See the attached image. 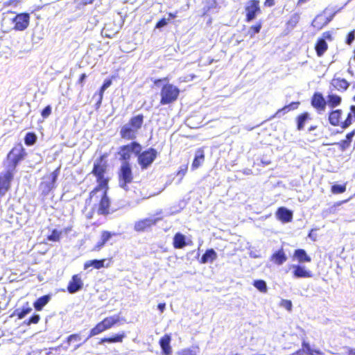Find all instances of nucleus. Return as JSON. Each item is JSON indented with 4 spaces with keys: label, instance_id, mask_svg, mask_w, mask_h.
I'll list each match as a JSON object with an SVG mask.
<instances>
[{
    "label": "nucleus",
    "instance_id": "obj_1",
    "mask_svg": "<svg viewBox=\"0 0 355 355\" xmlns=\"http://www.w3.org/2000/svg\"><path fill=\"white\" fill-rule=\"evenodd\" d=\"M107 153L101 155L94 162L91 173L96 178L97 185L89 192L87 202L90 203L96 193L103 190L100 200L97 204V213L99 215L110 214V200L107 196L109 190L110 178L106 176L107 163L106 161Z\"/></svg>",
    "mask_w": 355,
    "mask_h": 355
},
{
    "label": "nucleus",
    "instance_id": "obj_2",
    "mask_svg": "<svg viewBox=\"0 0 355 355\" xmlns=\"http://www.w3.org/2000/svg\"><path fill=\"white\" fill-rule=\"evenodd\" d=\"M144 121V116L139 114L130 118L128 123L122 125L120 128L119 135L121 139L126 141H132L137 138L139 130L142 128Z\"/></svg>",
    "mask_w": 355,
    "mask_h": 355
},
{
    "label": "nucleus",
    "instance_id": "obj_3",
    "mask_svg": "<svg viewBox=\"0 0 355 355\" xmlns=\"http://www.w3.org/2000/svg\"><path fill=\"white\" fill-rule=\"evenodd\" d=\"M349 109L350 112L343 121H341L343 115L342 110L337 109L331 111L329 113L328 117L329 123L333 126H340L343 129H346L349 127L352 123V117H354L355 120V105H351Z\"/></svg>",
    "mask_w": 355,
    "mask_h": 355
},
{
    "label": "nucleus",
    "instance_id": "obj_4",
    "mask_svg": "<svg viewBox=\"0 0 355 355\" xmlns=\"http://www.w3.org/2000/svg\"><path fill=\"white\" fill-rule=\"evenodd\" d=\"M119 185L125 191L128 190V184L134 180L132 165L129 162H122L117 172Z\"/></svg>",
    "mask_w": 355,
    "mask_h": 355
},
{
    "label": "nucleus",
    "instance_id": "obj_5",
    "mask_svg": "<svg viewBox=\"0 0 355 355\" xmlns=\"http://www.w3.org/2000/svg\"><path fill=\"white\" fill-rule=\"evenodd\" d=\"M180 89L171 83L164 84L160 91L159 104L169 105L175 102L180 96Z\"/></svg>",
    "mask_w": 355,
    "mask_h": 355
},
{
    "label": "nucleus",
    "instance_id": "obj_6",
    "mask_svg": "<svg viewBox=\"0 0 355 355\" xmlns=\"http://www.w3.org/2000/svg\"><path fill=\"white\" fill-rule=\"evenodd\" d=\"M26 155V153L21 144L15 146L6 157L8 168L7 171H12L14 174L16 167L25 158Z\"/></svg>",
    "mask_w": 355,
    "mask_h": 355
},
{
    "label": "nucleus",
    "instance_id": "obj_7",
    "mask_svg": "<svg viewBox=\"0 0 355 355\" xmlns=\"http://www.w3.org/2000/svg\"><path fill=\"white\" fill-rule=\"evenodd\" d=\"M137 163L142 170L147 169L151 166L158 156L157 150L154 148H148L137 153Z\"/></svg>",
    "mask_w": 355,
    "mask_h": 355
},
{
    "label": "nucleus",
    "instance_id": "obj_8",
    "mask_svg": "<svg viewBox=\"0 0 355 355\" xmlns=\"http://www.w3.org/2000/svg\"><path fill=\"white\" fill-rule=\"evenodd\" d=\"M141 149V145L137 141H131L125 145H123L119 147L118 152L119 159L122 162H129L131 154L133 153L135 155H137Z\"/></svg>",
    "mask_w": 355,
    "mask_h": 355
},
{
    "label": "nucleus",
    "instance_id": "obj_9",
    "mask_svg": "<svg viewBox=\"0 0 355 355\" xmlns=\"http://www.w3.org/2000/svg\"><path fill=\"white\" fill-rule=\"evenodd\" d=\"M245 21L250 22L261 13L259 0H248L244 7Z\"/></svg>",
    "mask_w": 355,
    "mask_h": 355
},
{
    "label": "nucleus",
    "instance_id": "obj_10",
    "mask_svg": "<svg viewBox=\"0 0 355 355\" xmlns=\"http://www.w3.org/2000/svg\"><path fill=\"white\" fill-rule=\"evenodd\" d=\"M162 219V217H150L138 220L134 224V230L137 232L148 231L155 226Z\"/></svg>",
    "mask_w": 355,
    "mask_h": 355
},
{
    "label": "nucleus",
    "instance_id": "obj_11",
    "mask_svg": "<svg viewBox=\"0 0 355 355\" xmlns=\"http://www.w3.org/2000/svg\"><path fill=\"white\" fill-rule=\"evenodd\" d=\"M13 177L12 171L0 173V199L10 190Z\"/></svg>",
    "mask_w": 355,
    "mask_h": 355
},
{
    "label": "nucleus",
    "instance_id": "obj_12",
    "mask_svg": "<svg viewBox=\"0 0 355 355\" xmlns=\"http://www.w3.org/2000/svg\"><path fill=\"white\" fill-rule=\"evenodd\" d=\"M15 31H22L27 28L30 22V15L27 12L17 14L12 19Z\"/></svg>",
    "mask_w": 355,
    "mask_h": 355
},
{
    "label": "nucleus",
    "instance_id": "obj_13",
    "mask_svg": "<svg viewBox=\"0 0 355 355\" xmlns=\"http://www.w3.org/2000/svg\"><path fill=\"white\" fill-rule=\"evenodd\" d=\"M311 106L320 114L326 110L327 101L320 92H314L311 98Z\"/></svg>",
    "mask_w": 355,
    "mask_h": 355
},
{
    "label": "nucleus",
    "instance_id": "obj_14",
    "mask_svg": "<svg viewBox=\"0 0 355 355\" xmlns=\"http://www.w3.org/2000/svg\"><path fill=\"white\" fill-rule=\"evenodd\" d=\"M83 288V282L79 274L72 275L67 286V291L70 294H73Z\"/></svg>",
    "mask_w": 355,
    "mask_h": 355
},
{
    "label": "nucleus",
    "instance_id": "obj_15",
    "mask_svg": "<svg viewBox=\"0 0 355 355\" xmlns=\"http://www.w3.org/2000/svg\"><path fill=\"white\" fill-rule=\"evenodd\" d=\"M171 336L170 334H164L159 340L162 352L164 355H171L173 350L171 346Z\"/></svg>",
    "mask_w": 355,
    "mask_h": 355
},
{
    "label": "nucleus",
    "instance_id": "obj_16",
    "mask_svg": "<svg viewBox=\"0 0 355 355\" xmlns=\"http://www.w3.org/2000/svg\"><path fill=\"white\" fill-rule=\"evenodd\" d=\"M293 275L295 278H310L313 277V273L306 267L299 264L293 265Z\"/></svg>",
    "mask_w": 355,
    "mask_h": 355
},
{
    "label": "nucleus",
    "instance_id": "obj_17",
    "mask_svg": "<svg viewBox=\"0 0 355 355\" xmlns=\"http://www.w3.org/2000/svg\"><path fill=\"white\" fill-rule=\"evenodd\" d=\"M287 256L283 248L274 252L270 257V261L277 266H281L287 261Z\"/></svg>",
    "mask_w": 355,
    "mask_h": 355
},
{
    "label": "nucleus",
    "instance_id": "obj_18",
    "mask_svg": "<svg viewBox=\"0 0 355 355\" xmlns=\"http://www.w3.org/2000/svg\"><path fill=\"white\" fill-rule=\"evenodd\" d=\"M300 20V15L298 12H295L290 15L288 20L285 24L286 34L290 33L298 24Z\"/></svg>",
    "mask_w": 355,
    "mask_h": 355
},
{
    "label": "nucleus",
    "instance_id": "obj_19",
    "mask_svg": "<svg viewBox=\"0 0 355 355\" xmlns=\"http://www.w3.org/2000/svg\"><path fill=\"white\" fill-rule=\"evenodd\" d=\"M276 217L282 223H288L293 219V212L284 207H281L276 211Z\"/></svg>",
    "mask_w": 355,
    "mask_h": 355
},
{
    "label": "nucleus",
    "instance_id": "obj_20",
    "mask_svg": "<svg viewBox=\"0 0 355 355\" xmlns=\"http://www.w3.org/2000/svg\"><path fill=\"white\" fill-rule=\"evenodd\" d=\"M114 235H116V234L112 233L107 230L102 231L101 234V239L96 243V244L93 248L92 250H100Z\"/></svg>",
    "mask_w": 355,
    "mask_h": 355
},
{
    "label": "nucleus",
    "instance_id": "obj_21",
    "mask_svg": "<svg viewBox=\"0 0 355 355\" xmlns=\"http://www.w3.org/2000/svg\"><path fill=\"white\" fill-rule=\"evenodd\" d=\"M125 338H126V334L124 331H121L110 337L102 338L98 341V344L122 343Z\"/></svg>",
    "mask_w": 355,
    "mask_h": 355
},
{
    "label": "nucleus",
    "instance_id": "obj_22",
    "mask_svg": "<svg viewBox=\"0 0 355 355\" xmlns=\"http://www.w3.org/2000/svg\"><path fill=\"white\" fill-rule=\"evenodd\" d=\"M311 120V114L308 112H303L295 117L296 127L297 130H302L305 124Z\"/></svg>",
    "mask_w": 355,
    "mask_h": 355
},
{
    "label": "nucleus",
    "instance_id": "obj_23",
    "mask_svg": "<svg viewBox=\"0 0 355 355\" xmlns=\"http://www.w3.org/2000/svg\"><path fill=\"white\" fill-rule=\"evenodd\" d=\"M32 311V308L30 306L29 302H26L21 309H16L10 315V317H17V319L21 320L26 315Z\"/></svg>",
    "mask_w": 355,
    "mask_h": 355
},
{
    "label": "nucleus",
    "instance_id": "obj_24",
    "mask_svg": "<svg viewBox=\"0 0 355 355\" xmlns=\"http://www.w3.org/2000/svg\"><path fill=\"white\" fill-rule=\"evenodd\" d=\"M205 155L202 148L196 150L194 159L192 162L191 169L196 170L199 168L205 162Z\"/></svg>",
    "mask_w": 355,
    "mask_h": 355
},
{
    "label": "nucleus",
    "instance_id": "obj_25",
    "mask_svg": "<svg viewBox=\"0 0 355 355\" xmlns=\"http://www.w3.org/2000/svg\"><path fill=\"white\" fill-rule=\"evenodd\" d=\"M354 135L355 130H353L346 135L345 138L344 139H342L340 141L337 142L336 145L338 147V148L340 150H346L347 148H349Z\"/></svg>",
    "mask_w": 355,
    "mask_h": 355
},
{
    "label": "nucleus",
    "instance_id": "obj_26",
    "mask_svg": "<svg viewBox=\"0 0 355 355\" xmlns=\"http://www.w3.org/2000/svg\"><path fill=\"white\" fill-rule=\"evenodd\" d=\"M331 85L335 89L341 92L346 91L349 86V83L345 78H332L331 80Z\"/></svg>",
    "mask_w": 355,
    "mask_h": 355
},
{
    "label": "nucleus",
    "instance_id": "obj_27",
    "mask_svg": "<svg viewBox=\"0 0 355 355\" xmlns=\"http://www.w3.org/2000/svg\"><path fill=\"white\" fill-rule=\"evenodd\" d=\"M121 320H124V319H120L118 315H112L105 317L101 321L103 323L106 330H108L113 327L120 324Z\"/></svg>",
    "mask_w": 355,
    "mask_h": 355
},
{
    "label": "nucleus",
    "instance_id": "obj_28",
    "mask_svg": "<svg viewBox=\"0 0 355 355\" xmlns=\"http://www.w3.org/2000/svg\"><path fill=\"white\" fill-rule=\"evenodd\" d=\"M300 105V101H295V102H292L290 104L288 105H286L285 106H284L283 107L279 109L271 117L270 119H273L276 116H277L278 115H279L281 113H283V114H285L286 112H288L291 110H297L299 106Z\"/></svg>",
    "mask_w": 355,
    "mask_h": 355
},
{
    "label": "nucleus",
    "instance_id": "obj_29",
    "mask_svg": "<svg viewBox=\"0 0 355 355\" xmlns=\"http://www.w3.org/2000/svg\"><path fill=\"white\" fill-rule=\"evenodd\" d=\"M293 257L299 263H309L311 261V258L307 254L304 249H297L294 251Z\"/></svg>",
    "mask_w": 355,
    "mask_h": 355
},
{
    "label": "nucleus",
    "instance_id": "obj_30",
    "mask_svg": "<svg viewBox=\"0 0 355 355\" xmlns=\"http://www.w3.org/2000/svg\"><path fill=\"white\" fill-rule=\"evenodd\" d=\"M187 245L185 236L180 232L176 233L173 239V246L175 249H181Z\"/></svg>",
    "mask_w": 355,
    "mask_h": 355
},
{
    "label": "nucleus",
    "instance_id": "obj_31",
    "mask_svg": "<svg viewBox=\"0 0 355 355\" xmlns=\"http://www.w3.org/2000/svg\"><path fill=\"white\" fill-rule=\"evenodd\" d=\"M328 49V44L324 39H318L315 44V51L318 57H322Z\"/></svg>",
    "mask_w": 355,
    "mask_h": 355
},
{
    "label": "nucleus",
    "instance_id": "obj_32",
    "mask_svg": "<svg viewBox=\"0 0 355 355\" xmlns=\"http://www.w3.org/2000/svg\"><path fill=\"white\" fill-rule=\"evenodd\" d=\"M341 96L330 92L327 96V105L330 107H336L341 104Z\"/></svg>",
    "mask_w": 355,
    "mask_h": 355
},
{
    "label": "nucleus",
    "instance_id": "obj_33",
    "mask_svg": "<svg viewBox=\"0 0 355 355\" xmlns=\"http://www.w3.org/2000/svg\"><path fill=\"white\" fill-rule=\"evenodd\" d=\"M105 259H93L86 261L84 263V269H87L91 266H93L96 269H100L104 267H108L109 264L105 265Z\"/></svg>",
    "mask_w": 355,
    "mask_h": 355
},
{
    "label": "nucleus",
    "instance_id": "obj_34",
    "mask_svg": "<svg viewBox=\"0 0 355 355\" xmlns=\"http://www.w3.org/2000/svg\"><path fill=\"white\" fill-rule=\"evenodd\" d=\"M217 259V254L212 248L208 249L202 254L200 258V263H206L207 262H212Z\"/></svg>",
    "mask_w": 355,
    "mask_h": 355
},
{
    "label": "nucleus",
    "instance_id": "obj_35",
    "mask_svg": "<svg viewBox=\"0 0 355 355\" xmlns=\"http://www.w3.org/2000/svg\"><path fill=\"white\" fill-rule=\"evenodd\" d=\"M112 79L111 78L106 79L103 82V83L101 86V87L99 88L98 92V101L96 103V107H99L101 106L102 101H103V98L104 92L105 91V89H107L112 85Z\"/></svg>",
    "mask_w": 355,
    "mask_h": 355
},
{
    "label": "nucleus",
    "instance_id": "obj_36",
    "mask_svg": "<svg viewBox=\"0 0 355 355\" xmlns=\"http://www.w3.org/2000/svg\"><path fill=\"white\" fill-rule=\"evenodd\" d=\"M51 295H45L37 298L33 303L34 308L37 311H41L50 301Z\"/></svg>",
    "mask_w": 355,
    "mask_h": 355
},
{
    "label": "nucleus",
    "instance_id": "obj_37",
    "mask_svg": "<svg viewBox=\"0 0 355 355\" xmlns=\"http://www.w3.org/2000/svg\"><path fill=\"white\" fill-rule=\"evenodd\" d=\"M105 331H106V329L102 321H100L93 328L90 329L87 339L96 335H98L104 332Z\"/></svg>",
    "mask_w": 355,
    "mask_h": 355
},
{
    "label": "nucleus",
    "instance_id": "obj_38",
    "mask_svg": "<svg viewBox=\"0 0 355 355\" xmlns=\"http://www.w3.org/2000/svg\"><path fill=\"white\" fill-rule=\"evenodd\" d=\"M37 141V136L33 132H27L24 137V143L26 146H33Z\"/></svg>",
    "mask_w": 355,
    "mask_h": 355
},
{
    "label": "nucleus",
    "instance_id": "obj_39",
    "mask_svg": "<svg viewBox=\"0 0 355 355\" xmlns=\"http://www.w3.org/2000/svg\"><path fill=\"white\" fill-rule=\"evenodd\" d=\"M253 286L259 290L261 293H266L267 292V285L264 280L262 279H257L254 280L253 282Z\"/></svg>",
    "mask_w": 355,
    "mask_h": 355
},
{
    "label": "nucleus",
    "instance_id": "obj_40",
    "mask_svg": "<svg viewBox=\"0 0 355 355\" xmlns=\"http://www.w3.org/2000/svg\"><path fill=\"white\" fill-rule=\"evenodd\" d=\"M346 191V185L344 184H334L331 187V191L334 194L343 193Z\"/></svg>",
    "mask_w": 355,
    "mask_h": 355
},
{
    "label": "nucleus",
    "instance_id": "obj_41",
    "mask_svg": "<svg viewBox=\"0 0 355 355\" xmlns=\"http://www.w3.org/2000/svg\"><path fill=\"white\" fill-rule=\"evenodd\" d=\"M60 167H58L57 168H55L50 175L51 176V183H50V185L49 186V188L51 189L53 187H55V182L57 180V178H58V176L60 173Z\"/></svg>",
    "mask_w": 355,
    "mask_h": 355
},
{
    "label": "nucleus",
    "instance_id": "obj_42",
    "mask_svg": "<svg viewBox=\"0 0 355 355\" xmlns=\"http://www.w3.org/2000/svg\"><path fill=\"white\" fill-rule=\"evenodd\" d=\"M262 24L261 21L257 22L255 24L252 25L250 28L249 34L250 37H252L255 34H257L260 32Z\"/></svg>",
    "mask_w": 355,
    "mask_h": 355
},
{
    "label": "nucleus",
    "instance_id": "obj_43",
    "mask_svg": "<svg viewBox=\"0 0 355 355\" xmlns=\"http://www.w3.org/2000/svg\"><path fill=\"white\" fill-rule=\"evenodd\" d=\"M61 234V232L53 230L51 234L48 236L47 239L51 241H58L60 239Z\"/></svg>",
    "mask_w": 355,
    "mask_h": 355
},
{
    "label": "nucleus",
    "instance_id": "obj_44",
    "mask_svg": "<svg viewBox=\"0 0 355 355\" xmlns=\"http://www.w3.org/2000/svg\"><path fill=\"white\" fill-rule=\"evenodd\" d=\"M40 320V316L38 314H33L28 320H25L24 323L26 325H31L32 324H36Z\"/></svg>",
    "mask_w": 355,
    "mask_h": 355
},
{
    "label": "nucleus",
    "instance_id": "obj_45",
    "mask_svg": "<svg viewBox=\"0 0 355 355\" xmlns=\"http://www.w3.org/2000/svg\"><path fill=\"white\" fill-rule=\"evenodd\" d=\"M302 350H305L308 355H315V349H312L309 343L306 341L302 343Z\"/></svg>",
    "mask_w": 355,
    "mask_h": 355
},
{
    "label": "nucleus",
    "instance_id": "obj_46",
    "mask_svg": "<svg viewBox=\"0 0 355 355\" xmlns=\"http://www.w3.org/2000/svg\"><path fill=\"white\" fill-rule=\"evenodd\" d=\"M80 340L81 336L80 334H73L67 338V342L69 345L71 341H80Z\"/></svg>",
    "mask_w": 355,
    "mask_h": 355
},
{
    "label": "nucleus",
    "instance_id": "obj_47",
    "mask_svg": "<svg viewBox=\"0 0 355 355\" xmlns=\"http://www.w3.org/2000/svg\"><path fill=\"white\" fill-rule=\"evenodd\" d=\"M51 114V105L46 106L41 112V115L43 119L48 118Z\"/></svg>",
    "mask_w": 355,
    "mask_h": 355
},
{
    "label": "nucleus",
    "instance_id": "obj_48",
    "mask_svg": "<svg viewBox=\"0 0 355 355\" xmlns=\"http://www.w3.org/2000/svg\"><path fill=\"white\" fill-rule=\"evenodd\" d=\"M187 170H188V166L187 164H185L180 168V169L177 171L176 175H180V180H182L184 176L187 173Z\"/></svg>",
    "mask_w": 355,
    "mask_h": 355
},
{
    "label": "nucleus",
    "instance_id": "obj_49",
    "mask_svg": "<svg viewBox=\"0 0 355 355\" xmlns=\"http://www.w3.org/2000/svg\"><path fill=\"white\" fill-rule=\"evenodd\" d=\"M354 39H355V30H353L347 34L345 42L348 45H351L352 44V42H354Z\"/></svg>",
    "mask_w": 355,
    "mask_h": 355
},
{
    "label": "nucleus",
    "instance_id": "obj_50",
    "mask_svg": "<svg viewBox=\"0 0 355 355\" xmlns=\"http://www.w3.org/2000/svg\"><path fill=\"white\" fill-rule=\"evenodd\" d=\"M281 306L284 307L288 311H291L292 309V302L288 300H282L280 303Z\"/></svg>",
    "mask_w": 355,
    "mask_h": 355
},
{
    "label": "nucleus",
    "instance_id": "obj_51",
    "mask_svg": "<svg viewBox=\"0 0 355 355\" xmlns=\"http://www.w3.org/2000/svg\"><path fill=\"white\" fill-rule=\"evenodd\" d=\"M168 24V21H167V19L164 17L162 18L161 19H159L155 24V28H161L164 26H165L166 25H167Z\"/></svg>",
    "mask_w": 355,
    "mask_h": 355
},
{
    "label": "nucleus",
    "instance_id": "obj_52",
    "mask_svg": "<svg viewBox=\"0 0 355 355\" xmlns=\"http://www.w3.org/2000/svg\"><path fill=\"white\" fill-rule=\"evenodd\" d=\"M178 355H196V352L189 348L184 349L181 350Z\"/></svg>",
    "mask_w": 355,
    "mask_h": 355
},
{
    "label": "nucleus",
    "instance_id": "obj_53",
    "mask_svg": "<svg viewBox=\"0 0 355 355\" xmlns=\"http://www.w3.org/2000/svg\"><path fill=\"white\" fill-rule=\"evenodd\" d=\"M319 39H324V41H326V40L331 41L333 40L331 33L330 31H325Z\"/></svg>",
    "mask_w": 355,
    "mask_h": 355
},
{
    "label": "nucleus",
    "instance_id": "obj_54",
    "mask_svg": "<svg viewBox=\"0 0 355 355\" xmlns=\"http://www.w3.org/2000/svg\"><path fill=\"white\" fill-rule=\"evenodd\" d=\"M320 16H317L313 21L312 24L314 27H315L318 29H320L322 28L323 25L318 24V21L321 19Z\"/></svg>",
    "mask_w": 355,
    "mask_h": 355
},
{
    "label": "nucleus",
    "instance_id": "obj_55",
    "mask_svg": "<svg viewBox=\"0 0 355 355\" xmlns=\"http://www.w3.org/2000/svg\"><path fill=\"white\" fill-rule=\"evenodd\" d=\"M275 0H264L263 6L266 8H271L275 6Z\"/></svg>",
    "mask_w": 355,
    "mask_h": 355
},
{
    "label": "nucleus",
    "instance_id": "obj_56",
    "mask_svg": "<svg viewBox=\"0 0 355 355\" xmlns=\"http://www.w3.org/2000/svg\"><path fill=\"white\" fill-rule=\"evenodd\" d=\"M168 78L167 77H166V78H164L155 79V80H153V83L155 85H159V83H162V82H168Z\"/></svg>",
    "mask_w": 355,
    "mask_h": 355
},
{
    "label": "nucleus",
    "instance_id": "obj_57",
    "mask_svg": "<svg viewBox=\"0 0 355 355\" xmlns=\"http://www.w3.org/2000/svg\"><path fill=\"white\" fill-rule=\"evenodd\" d=\"M86 78H87V75L85 73H82L78 80V83L80 84L82 86H83L84 81Z\"/></svg>",
    "mask_w": 355,
    "mask_h": 355
},
{
    "label": "nucleus",
    "instance_id": "obj_58",
    "mask_svg": "<svg viewBox=\"0 0 355 355\" xmlns=\"http://www.w3.org/2000/svg\"><path fill=\"white\" fill-rule=\"evenodd\" d=\"M158 309L160 311L161 313H163L166 308V303H159L157 305Z\"/></svg>",
    "mask_w": 355,
    "mask_h": 355
},
{
    "label": "nucleus",
    "instance_id": "obj_59",
    "mask_svg": "<svg viewBox=\"0 0 355 355\" xmlns=\"http://www.w3.org/2000/svg\"><path fill=\"white\" fill-rule=\"evenodd\" d=\"M290 355H304V352L302 349H298L293 353L291 354Z\"/></svg>",
    "mask_w": 355,
    "mask_h": 355
},
{
    "label": "nucleus",
    "instance_id": "obj_60",
    "mask_svg": "<svg viewBox=\"0 0 355 355\" xmlns=\"http://www.w3.org/2000/svg\"><path fill=\"white\" fill-rule=\"evenodd\" d=\"M347 355H355V349H349Z\"/></svg>",
    "mask_w": 355,
    "mask_h": 355
},
{
    "label": "nucleus",
    "instance_id": "obj_61",
    "mask_svg": "<svg viewBox=\"0 0 355 355\" xmlns=\"http://www.w3.org/2000/svg\"><path fill=\"white\" fill-rule=\"evenodd\" d=\"M175 17H176V13L169 12L168 13V20H169L171 19H174Z\"/></svg>",
    "mask_w": 355,
    "mask_h": 355
},
{
    "label": "nucleus",
    "instance_id": "obj_62",
    "mask_svg": "<svg viewBox=\"0 0 355 355\" xmlns=\"http://www.w3.org/2000/svg\"><path fill=\"white\" fill-rule=\"evenodd\" d=\"M315 355H325V354L320 349H315Z\"/></svg>",
    "mask_w": 355,
    "mask_h": 355
},
{
    "label": "nucleus",
    "instance_id": "obj_63",
    "mask_svg": "<svg viewBox=\"0 0 355 355\" xmlns=\"http://www.w3.org/2000/svg\"><path fill=\"white\" fill-rule=\"evenodd\" d=\"M315 128H316V126H311V127L309 128V131H311V130H315Z\"/></svg>",
    "mask_w": 355,
    "mask_h": 355
},
{
    "label": "nucleus",
    "instance_id": "obj_64",
    "mask_svg": "<svg viewBox=\"0 0 355 355\" xmlns=\"http://www.w3.org/2000/svg\"><path fill=\"white\" fill-rule=\"evenodd\" d=\"M344 201H342V202H338L335 204V206H339Z\"/></svg>",
    "mask_w": 355,
    "mask_h": 355
}]
</instances>
